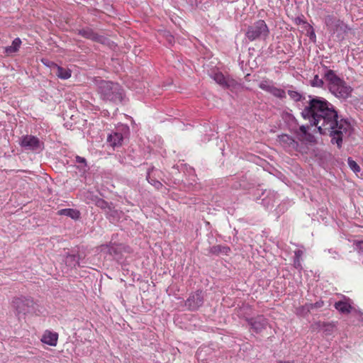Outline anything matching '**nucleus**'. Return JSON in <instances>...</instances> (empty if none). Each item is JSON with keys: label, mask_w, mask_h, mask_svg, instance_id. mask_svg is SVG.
<instances>
[{"label": "nucleus", "mask_w": 363, "mask_h": 363, "mask_svg": "<svg viewBox=\"0 0 363 363\" xmlns=\"http://www.w3.org/2000/svg\"><path fill=\"white\" fill-rule=\"evenodd\" d=\"M308 105L301 111L302 117L308 120L322 135H328L330 143L341 149L345 140L352 133L353 128L347 118H340L335 106L325 99L308 96Z\"/></svg>", "instance_id": "obj_1"}, {"label": "nucleus", "mask_w": 363, "mask_h": 363, "mask_svg": "<svg viewBox=\"0 0 363 363\" xmlns=\"http://www.w3.org/2000/svg\"><path fill=\"white\" fill-rule=\"evenodd\" d=\"M96 91L101 100L114 105L125 104L128 100L121 84L111 81L96 80Z\"/></svg>", "instance_id": "obj_2"}, {"label": "nucleus", "mask_w": 363, "mask_h": 363, "mask_svg": "<svg viewBox=\"0 0 363 363\" xmlns=\"http://www.w3.org/2000/svg\"><path fill=\"white\" fill-rule=\"evenodd\" d=\"M325 80L328 82L330 91L337 98L348 99L352 94V88L339 77L333 70L328 69L324 74Z\"/></svg>", "instance_id": "obj_3"}, {"label": "nucleus", "mask_w": 363, "mask_h": 363, "mask_svg": "<svg viewBox=\"0 0 363 363\" xmlns=\"http://www.w3.org/2000/svg\"><path fill=\"white\" fill-rule=\"evenodd\" d=\"M269 28L264 20H257L246 28L245 36L250 42L265 40L269 36Z\"/></svg>", "instance_id": "obj_4"}, {"label": "nucleus", "mask_w": 363, "mask_h": 363, "mask_svg": "<svg viewBox=\"0 0 363 363\" xmlns=\"http://www.w3.org/2000/svg\"><path fill=\"white\" fill-rule=\"evenodd\" d=\"M13 307L18 319L24 318L26 315L35 311V303L31 298L20 297L13 301Z\"/></svg>", "instance_id": "obj_5"}, {"label": "nucleus", "mask_w": 363, "mask_h": 363, "mask_svg": "<svg viewBox=\"0 0 363 363\" xmlns=\"http://www.w3.org/2000/svg\"><path fill=\"white\" fill-rule=\"evenodd\" d=\"M18 144L25 150L35 152H40L44 149V143L33 135L21 136Z\"/></svg>", "instance_id": "obj_6"}, {"label": "nucleus", "mask_w": 363, "mask_h": 363, "mask_svg": "<svg viewBox=\"0 0 363 363\" xmlns=\"http://www.w3.org/2000/svg\"><path fill=\"white\" fill-rule=\"evenodd\" d=\"M130 128L127 125H118L115 131H113L107 137V142L113 147H118L122 145L123 140L129 136Z\"/></svg>", "instance_id": "obj_7"}, {"label": "nucleus", "mask_w": 363, "mask_h": 363, "mask_svg": "<svg viewBox=\"0 0 363 363\" xmlns=\"http://www.w3.org/2000/svg\"><path fill=\"white\" fill-rule=\"evenodd\" d=\"M74 32V33L86 39L92 40L93 42L105 44L107 41V38L106 37L98 34L90 27H82L81 28L76 29Z\"/></svg>", "instance_id": "obj_8"}, {"label": "nucleus", "mask_w": 363, "mask_h": 363, "mask_svg": "<svg viewBox=\"0 0 363 363\" xmlns=\"http://www.w3.org/2000/svg\"><path fill=\"white\" fill-rule=\"evenodd\" d=\"M245 321L250 326V329L256 333H260L268 325L267 319L262 315L256 317L245 318Z\"/></svg>", "instance_id": "obj_9"}, {"label": "nucleus", "mask_w": 363, "mask_h": 363, "mask_svg": "<svg viewBox=\"0 0 363 363\" xmlns=\"http://www.w3.org/2000/svg\"><path fill=\"white\" fill-rule=\"evenodd\" d=\"M278 140L287 152L299 151L300 144L293 137L287 134L278 136Z\"/></svg>", "instance_id": "obj_10"}, {"label": "nucleus", "mask_w": 363, "mask_h": 363, "mask_svg": "<svg viewBox=\"0 0 363 363\" xmlns=\"http://www.w3.org/2000/svg\"><path fill=\"white\" fill-rule=\"evenodd\" d=\"M203 304V296L201 291L191 294L185 302L189 311H197Z\"/></svg>", "instance_id": "obj_11"}, {"label": "nucleus", "mask_w": 363, "mask_h": 363, "mask_svg": "<svg viewBox=\"0 0 363 363\" xmlns=\"http://www.w3.org/2000/svg\"><path fill=\"white\" fill-rule=\"evenodd\" d=\"M213 79L217 84L225 89H230L233 90L239 86V84L235 79L224 76V74L221 72L215 73Z\"/></svg>", "instance_id": "obj_12"}, {"label": "nucleus", "mask_w": 363, "mask_h": 363, "mask_svg": "<svg viewBox=\"0 0 363 363\" xmlns=\"http://www.w3.org/2000/svg\"><path fill=\"white\" fill-rule=\"evenodd\" d=\"M308 125H303L298 128L294 129L292 131L298 140L310 143H313L315 141V137L308 132Z\"/></svg>", "instance_id": "obj_13"}, {"label": "nucleus", "mask_w": 363, "mask_h": 363, "mask_svg": "<svg viewBox=\"0 0 363 363\" xmlns=\"http://www.w3.org/2000/svg\"><path fill=\"white\" fill-rule=\"evenodd\" d=\"M259 87L279 99H284L286 97V92L284 89L274 86L271 84L269 81L264 80L261 82L259 84Z\"/></svg>", "instance_id": "obj_14"}, {"label": "nucleus", "mask_w": 363, "mask_h": 363, "mask_svg": "<svg viewBox=\"0 0 363 363\" xmlns=\"http://www.w3.org/2000/svg\"><path fill=\"white\" fill-rule=\"evenodd\" d=\"M122 246L121 245L113 244L107 247V253L110 255L113 259L121 262L123 259Z\"/></svg>", "instance_id": "obj_15"}, {"label": "nucleus", "mask_w": 363, "mask_h": 363, "mask_svg": "<svg viewBox=\"0 0 363 363\" xmlns=\"http://www.w3.org/2000/svg\"><path fill=\"white\" fill-rule=\"evenodd\" d=\"M58 334L46 330L42 337L41 341L48 345L55 346L57 343Z\"/></svg>", "instance_id": "obj_16"}, {"label": "nucleus", "mask_w": 363, "mask_h": 363, "mask_svg": "<svg viewBox=\"0 0 363 363\" xmlns=\"http://www.w3.org/2000/svg\"><path fill=\"white\" fill-rule=\"evenodd\" d=\"M106 218L111 222H117L118 221L121 216L123 215V212L121 211H118L116 209L112 204L108 210H106V212L105 213Z\"/></svg>", "instance_id": "obj_17"}, {"label": "nucleus", "mask_w": 363, "mask_h": 363, "mask_svg": "<svg viewBox=\"0 0 363 363\" xmlns=\"http://www.w3.org/2000/svg\"><path fill=\"white\" fill-rule=\"evenodd\" d=\"M334 307L342 314H349L352 311V306L348 302L344 301L335 302Z\"/></svg>", "instance_id": "obj_18"}, {"label": "nucleus", "mask_w": 363, "mask_h": 363, "mask_svg": "<svg viewBox=\"0 0 363 363\" xmlns=\"http://www.w3.org/2000/svg\"><path fill=\"white\" fill-rule=\"evenodd\" d=\"M65 264L70 269L79 266V256L78 254H67L65 259Z\"/></svg>", "instance_id": "obj_19"}, {"label": "nucleus", "mask_w": 363, "mask_h": 363, "mask_svg": "<svg viewBox=\"0 0 363 363\" xmlns=\"http://www.w3.org/2000/svg\"><path fill=\"white\" fill-rule=\"evenodd\" d=\"M230 251L231 250L228 246L222 245H213L209 250V252L214 255H228Z\"/></svg>", "instance_id": "obj_20"}, {"label": "nucleus", "mask_w": 363, "mask_h": 363, "mask_svg": "<svg viewBox=\"0 0 363 363\" xmlns=\"http://www.w3.org/2000/svg\"><path fill=\"white\" fill-rule=\"evenodd\" d=\"M21 40L19 38H15L11 43V45L7 46L4 48V53L7 55H11L18 51L21 45Z\"/></svg>", "instance_id": "obj_21"}, {"label": "nucleus", "mask_w": 363, "mask_h": 363, "mask_svg": "<svg viewBox=\"0 0 363 363\" xmlns=\"http://www.w3.org/2000/svg\"><path fill=\"white\" fill-rule=\"evenodd\" d=\"M60 216H65L74 220H78L80 218L81 213L79 211L74 208H63L58 211Z\"/></svg>", "instance_id": "obj_22"}, {"label": "nucleus", "mask_w": 363, "mask_h": 363, "mask_svg": "<svg viewBox=\"0 0 363 363\" xmlns=\"http://www.w3.org/2000/svg\"><path fill=\"white\" fill-rule=\"evenodd\" d=\"M75 162L77 164L76 167L81 174H84L89 171V167H88L86 160L84 157L78 155L76 156Z\"/></svg>", "instance_id": "obj_23"}, {"label": "nucleus", "mask_w": 363, "mask_h": 363, "mask_svg": "<svg viewBox=\"0 0 363 363\" xmlns=\"http://www.w3.org/2000/svg\"><path fill=\"white\" fill-rule=\"evenodd\" d=\"M55 67L57 69L55 74L58 78L61 79H67L71 77L72 72L69 69L64 68L57 65H55Z\"/></svg>", "instance_id": "obj_24"}, {"label": "nucleus", "mask_w": 363, "mask_h": 363, "mask_svg": "<svg viewBox=\"0 0 363 363\" xmlns=\"http://www.w3.org/2000/svg\"><path fill=\"white\" fill-rule=\"evenodd\" d=\"M154 167L149 168L147 172L146 179L147 182L152 184L156 189L159 190L163 186L162 184L151 176V172L153 171Z\"/></svg>", "instance_id": "obj_25"}, {"label": "nucleus", "mask_w": 363, "mask_h": 363, "mask_svg": "<svg viewBox=\"0 0 363 363\" xmlns=\"http://www.w3.org/2000/svg\"><path fill=\"white\" fill-rule=\"evenodd\" d=\"M275 202V194L268 193L266 196L261 199V204L265 208H268L272 207Z\"/></svg>", "instance_id": "obj_26"}, {"label": "nucleus", "mask_w": 363, "mask_h": 363, "mask_svg": "<svg viewBox=\"0 0 363 363\" xmlns=\"http://www.w3.org/2000/svg\"><path fill=\"white\" fill-rule=\"evenodd\" d=\"M112 205V203H108L103 199H99L96 201V206L101 209L104 210L105 213L106 210L109 208V207Z\"/></svg>", "instance_id": "obj_27"}, {"label": "nucleus", "mask_w": 363, "mask_h": 363, "mask_svg": "<svg viewBox=\"0 0 363 363\" xmlns=\"http://www.w3.org/2000/svg\"><path fill=\"white\" fill-rule=\"evenodd\" d=\"M312 310V306L309 303H306L297 309L298 314L302 316H306Z\"/></svg>", "instance_id": "obj_28"}, {"label": "nucleus", "mask_w": 363, "mask_h": 363, "mask_svg": "<svg viewBox=\"0 0 363 363\" xmlns=\"http://www.w3.org/2000/svg\"><path fill=\"white\" fill-rule=\"evenodd\" d=\"M288 94L295 101H301L306 99L304 96L296 91L289 90Z\"/></svg>", "instance_id": "obj_29"}, {"label": "nucleus", "mask_w": 363, "mask_h": 363, "mask_svg": "<svg viewBox=\"0 0 363 363\" xmlns=\"http://www.w3.org/2000/svg\"><path fill=\"white\" fill-rule=\"evenodd\" d=\"M335 30H340L343 33H346L350 30V28L343 21L340 20H337L335 22Z\"/></svg>", "instance_id": "obj_30"}, {"label": "nucleus", "mask_w": 363, "mask_h": 363, "mask_svg": "<svg viewBox=\"0 0 363 363\" xmlns=\"http://www.w3.org/2000/svg\"><path fill=\"white\" fill-rule=\"evenodd\" d=\"M347 164L350 168L354 172L357 173L359 172L361 170L360 167L357 164V163L352 160V157H348L347 159Z\"/></svg>", "instance_id": "obj_31"}, {"label": "nucleus", "mask_w": 363, "mask_h": 363, "mask_svg": "<svg viewBox=\"0 0 363 363\" xmlns=\"http://www.w3.org/2000/svg\"><path fill=\"white\" fill-rule=\"evenodd\" d=\"M323 329V331L326 333V335H330L334 328V325L330 323H323L320 324V326Z\"/></svg>", "instance_id": "obj_32"}, {"label": "nucleus", "mask_w": 363, "mask_h": 363, "mask_svg": "<svg viewBox=\"0 0 363 363\" xmlns=\"http://www.w3.org/2000/svg\"><path fill=\"white\" fill-rule=\"evenodd\" d=\"M323 84V80L320 79L317 74L315 75L313 79L311 81V85L314 87H322Z\"/></svg>", "instance_id": "obj_33"}, {"label": "nucleus", "mask_w": 363, "mask_h": 363, "mask_svg": "<svg viewBox=\"0 0 363 363\" xmlns=\"http://www.w3.org/2000/svg\"><path fill=\"white\" fill-rule=\"evenodd\" d=\"M353 245L358 253H363V240H354Z\"/></svg>", "instance_id": "obj_34"}, {"label": "nucleus", "mask_w": 363, "mask_h": 363, "mask_svg": "<svg viewBox=\"0 0 363 363\" xmlns=\"http://www.w3.org/2000/svg\"><path fill=\"white\" fill-rule=\"evenodd\" d=\"M336 21L337 20H335L333 16H328L325 18V24L328 27L333 26H334L335 27Z\"/></svg>", "instance_id": "obj_35"}, {"label": "nucleus", "mask_w": 363, "mask_h": 363, "mask_svg": "<svg viewBox=\"0 0 363 363\" xmlns=\"http://www.w3.org/2000/svg\"><path fill=\"white\" fill-rule=\"evenodd\" d=\"M309 304H310V306H312V309H313V308H322L324 306V301H322V300H319V301H316L314 303H309Z\"/></svg>", "instance_id": "obj_36"}, {"label": "nucleus", "mask_w": 363, "mask_h": 363, "mask_svg": "<svg viewBox=\"0 0 363 363\" xmlns=\"http://www.w3.org/2000/svg\"><path fill=\"white\" fill-rule=\"evenodd\" d=\"M354 313L356 315L357 320L362 323H363V312L359 310H354Z\"/></svg>", "instance_id": "obj_37"}, {"label": "nucleus", "mask_w": 363, "mask_h": 363, "mask_svg": "<svg viewBox=\"0 0 363 363\" xmlns=\"http://www.w3.org/2000/svg\"><path fill=\"white\" fill-rule=\"evenodd\" d=\"M328 253L331 254L332 257L333 259H340V255H339V253L337 251H335L333 249H328Z\"/></svg>", "instance_id": "obj_38"}, {"label": "nucleus", "mask_w": 363, "mask_h": 363, "mask_svg": "<svg viewBox=\"0 0 363 363\" xmlns=\"http://www.w3.org/2000/svg\"><path fill=\"white\" fill-rule=\"evenodd\" d=\"M294 267L298 269V270H301L302 269V265H301V260L300 259H294Z\"/></svg>", "instance_id": "obj_39"}, {"label": "nucleus", "mask_w": 363, "mask_h": 363, "mask_svg": "<svg viewBox=\"0 0 363 363\" xmlns=\"http://www.w3.org/2000/svg\"><path fill=\"white\" fill-rule=\"evenodd\" d=\"M303 254V252L302 250H296L294 252V259H300L301 260Z\"/></svg>", "instance_id": "obj_40"}, {"label": "nucleus", "mask_w": 363, "mask_h": 363, "mask_svg": "<svg viewBox=\"0 0 363 363\" xmlns=\"http://www.w3.org/2000/svg\"><path fill=\"white\" fill-rule=\"evenodd\" d=\"M277 363H295L294 361H279Z\"/></svg>", "instance_id": "obj_41"}, {"label": "nucleus", "mask_w": 363, "mask_h": 363, "mask_svg": "<svg viewBox=\"0 0 363 363\" xmlns=\"http://www.w3.org/2000/svg\"><path fill=\"white\" fill-rule=\"evenodd\" d=\"M189 3L191 4V5H197V1L196 0H189Z\"/></svg>", "instance_id": "obj_42"}, {"label": "nucleus", "mask_w": 363, "mask_h": 363, "mask_svg": "<svg viewBox=\"0 0 363 363\" xmlns=\"http://www.w3.org/2000/svg\"><path fill=\"white\" fill-rule=\"evenodd\" d=\"M241 186H242L241 184H234L233 187L235 189H238V188L241 187Z\"/></svg>", "instance_id": "obj_43"}, {"label": "nucleus", "mask_w": 363, "mask_h": 363, "mask_svg": "<svg viewBox=\"0 0 363 363\" xmlns=\"http://www.w3.org/2000/svg\"><path fill=\"white\" fill-rule=\"evenodd\" d=\"M313 38H315V34L314 33V32H312L310 35L311 39H313Z\"/></svg>", "instance_id": "obj_44"}]
</instances>
